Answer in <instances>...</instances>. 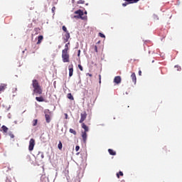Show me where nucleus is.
Instances as JSON below:
<instances>
[{
	"mask_svg": "<svg viewBox=\"0 0 182 182\" xmlns=\"http://www.w3.org/2000/svg\"><path fill=\"white\" fill-rule=\"evenodd\" d=\"M62 59L64 63H68L70 62L68 51L62 50Z\"/></svg>",
	"mask_w": 182,
	"mask_h": 182,
	"instance_id": "nucleus-3",
	"label": "nucleus"
},
{
	"mask_svg": "<svg viewBox=\"0 0 182 182\" xmlns=\"http://www.w3.org/2000/svg\"><path fill=\"white\" fill-rule=\"evenodd\" d=\"M120 176H121L122 177H123V176H124L123 172L119 171V173H117V178H120Z\"/></svg>",
	"mask_w": 182,
	"mask_h": 182,
	"instance_id": "nucleus-21",
	"label": "nucleus"
},
{
	"mask_svg": "<svg viewBox=\"0 0 182 182\" xmlns=\"http://www.w3.org/2000/svg\"><path fill=\"white\" fill-rule=\"evenodd\" d=\"M53 14H55V11H56V7L53 6L51 9Z\"/></svg>",
	"mask_w": 182,
	"mask_h": 182,
	"instance_id": "nucleus-31",
	"label": "nucleus"
},
{
	"mask_svg": "<svg viewBox=\"0 0 182 182\" xmlns=\"http://www.w3.org/2000/svg\"><path fill=\"white\" fill-rule=\"evenodd\" d=\"M108 153L111 155V156H116V151H114L113 149H108Z\"/></svg>",
	"mask_w": 182,
	"mask_h": 182,
	"instance_id": "nucleus-18",
	"label": "nucleus"
},
{
	"mask_svg": "<svg viewBox=\"0 0 182 182\" xmlns=\"http://www.w3.org/2000/svg\"><path fill=\"white\" fill-rule=\"evenodd\" d=\"M131 79L132 80V82L134 83V85H136L137 82V77H136V73H133L131 75Z\"/></svg>",
	"mask_w": 182,
	"mask_h": 182,
	"instance_id": "nucleus-8",
	"label": "nucleus"
},
{
	"mask_svg": "<svg viewBox=\"0 0 182 182\" xmlns=\"http://www.w3.org/2000/svg\"><path fill=\"white\" fill-rule=\"evenodd\" d=\"M87 117V113H86V111H84L80 114V119L79 121V123H83V122L86 120Z\"/></svg>",
	"mask_w": 182,
	"mask_h": 182,
	"instance_id": "nucleus-4",
	"label": "nucleus"
},
{
	"mask_svg": "<svg viewBox=\"0 0 182 182\" xmlns=\"http://www.w3.org/2000/svg\"><path fill=\"white\" fill-rule=\"evenodd\" d=\"M36 100H37V102H45V99L42 96L36 97Z\"/></svg>",
	"mask_w": 182,
	"mask_h": 182,
	"instance_id": "nucleus-16",
	"label": "nucleus"
},
{
	"mask_svg": "<svg viewBox=\"0 0 182 182\" xmlns=\"http://www.w3.org/2000/svg\"><path fill=\"white\" fill-rule=\"evenodd\" d=\"M34 31L36 32L35 35H38V33H39V31H41V28H34Z\"/></svg>",
	"mask_w": 182,
	"mask_h": 182,
	"instance_id": "nucleus-24",
	"label": "nucleus"
},
{
	"mask_svg": "<svg viewBox=\"0 0 182 182\" xmlns=\"http://www.w3.org/2000/svg\"><path fill=\"white\" fill-rule=\"evenodd\" d=\"M81 124H81L82 129H84L85 133H87V132H89V127H87V126L85 124V123H83V122L81 123Z\"/></svg>",
	"mask_w": 182,
	"mask_h": 182,
	"instance_id": "nucleus-11",
	"label": "nucleus"
},
{
	"mask_svg": "<svg viewBox=\"0 0 182 182\" xmlns=\"http://www.w3.org/2000/svg\"><path fill=\"white\" fill-rule=\"evenodd\" d=\"M86 76H90V77H92V75L90 74V73H87V74H86Z\"/></svg>",
	"mask_w": 182,
	"mask_h": 182,
	"instance_id": "nucleus-34",
	"label": "nucleus"
},
{
	"mask_svg": "<svg viewBox=\"0 0 182 182\" xmlns=\"http://www.w3.org/2000/svg\"><path fill=\"white\" fill-rule=\"evenodd\" d=\"M67 97H68V99H70V100H74L73 95H72L71 93H68V95H67Z\"/></svg>",
	"mask_w": 182,
	"mask_h": 182,
	"instance_id": "nucleus-20",
	"label": "nucleus"
},
{
	"mask_svg": "<svg viewBox=\"0 0 182 182\" xmlns=\"http://www.w3.org/2000/svg\"><path fill=\"white\" fill-rule=\"evenodd\" d=\"M99 36H100V38H106V36H105V34L102 33H99Z\"/></svg>",
	"mask_w": 182,
	"mask_h": 182,
	"instance_id": "nucleus-28",
	"label": "nucleus"
},
{
	"mask_svg": "<svg viewBox=\"0 0 182 182\" xmlns=\"http://www.w3.org/2000/svg\"><path fill=\"white\" fill-rule=\"evenodd\" d=\"M43 41V36H39L38 37V42H37V45H41V43H42V41Z\"/></svg>",
	"mask_w": 182,
	"mask_h": 182,
	"instance_id": "nucleus-12",
	"label": "nucleus"
},
{
	"mask_svg": "<svg viewBox=\"0 0 182 182\" xmlns=\"http://www.w3.org/2000/svg\"><path fill=\"white\" fill-rule=\"evenodd\" d=\"M32 86L33 87V95H42V87L39 85L38 80H33L32 81Z\"/></svg>",
	"mask_w": 182,
	"mask_h": 182,
	"instance_id": "nucleus-1",
	"label": "nucleus"
},
{
	"mask_svg": "<svg viewBox=\"0 0 182 182\" xmlns=\"http://www.w3.org/2000/svg\"><path fill=\"white\" fill-rule=\"evenodd\" d=\"M82 137L84 143H86V140H87V134L86 133V132H82Z\"/></svg>",
	"mask_w": 182,
	"mask_h": 182,
	"instance_id": "nucleus-9",
	"label": "nucleus"
},
{
	"mask_svg": "<svg viewBox=\"0 0 182 182\" xmlns=\"http://www.w3.org/2000/svg\"><path fill=\"white\" fill-rule=\"evenodd\" d=\"M1 129H2V131H3L4 133H8L9 129H8V127H6V126L3 125V126L1 127Z\"/></svg>",
	"mask_w": 182,
	"mask_h": 182,
	"instance_id": "nucleus-17",
	"label": "nucleus"
},
{
	"mask_svg": "<svg viewBox=\"0 0 182 182\" xmlns=\"http://www.w3.org/2000/svg\"><path fill=\"white\" fill-rule=\"evenodd\" d=\"M77 56H80V50H78V53H77Z\"/></svg>",
	"mask_w": 182,
	"mask_h": 182,
	"instance_id": "nucleus-36",
	"label": "nucleus"
},
{
	"mask_svg": "<svg viewBox=\"0 0 182 182\" xmlns=\"http://www.w3.org/2000/svg\"><path fill=\"white\" fill-rule=\"evenodd\" d=\"M78 68L80 69V70H81V72H83V67L82 66V65L79 64Z\"/></svg>",
	"mask_w": 182,
	"mask_h": 182,
	"instance_id": "nucleus-26",
	"label": "nucleus"
},
{
	"mask_svg": "<svg viewBox=\"0 0 182 182\" xmlns=\"http://www.w3.org/2000/svg\"><path fill=\"white\" fill-rule=\"evenodd\" d=\"M139 75L141 76V71L140 70H139Z\"/></svg>",
	"mask_w": 182,
	"mask_h": 182,
	"instance_id": "nucleus-37",
	"label": "nucleus"
},
{
	"mask_svg": "<svg viewBox=\"0 0 182 182\" xmlns=\"http://www.w3.org/2000/svg\"><path fill=\"white\" fill-rule=\"evenodd\" d=\"M69 45H70V43H66L65 46V49H63V50L68 52L69 51Z\"/></svg>",
	"mask_w": 182,
	"mask_h": 182,
	"instance_id": "nucleus-19",
	"label": "nucleus"
},
{
	"mask_svg": "<svg viewBox=\"0 0 182 182\" xmlns=\"http://www.w3.org/2000/svg\"><path fill=\"white\" fill-rule=\"evenodd\" d=\"M11 139H14V134H11Z\"/></svg>",
	"mask_w": 182,
	"mask_h": 182,
	"instance_id": "nucleus-39",
	"label": "nucleus"
},
{
	"mask_svg": "<svg viewBox=\"0 0 182 182\" xmlns=\"http://www.w3.org/2000/svg\"><path fill=\"white\" fill-rule=\"evenodd\" d=\"M137 3V1H127L125 3L122 4L124 6H127V5H129V4H136Z\"/></svg>",
	"mask_w": 182,
	"mask_h": 182,
	"instance_id": "nucleus-10",
	"label": "nucleus"
},
{
	"mask_svg": "<svg viewBox=\"0 0 182 182\" xmlns=\"http://www.w3.org/2000/svg\"><path fill=\"white\" fill-rule=\"evenodd\" d=\"M70 133H72V134H74L75 136L77 134L76 131L73 129H70Z\"/></svg>",
	"mask_w": 182,
	"mask_h": 182,
	"instance_id": "nucleus-22",
	"label": "nucleus"
},
{
	"mask_svg": "<svg viewBox=\"0 0 182 182\" xmlns=\"http://www.w3.org/2000/svg\"><path fill=\"white\" fill-rule=\"evenodd\" d=\"M99 79H100L99 83H102V75H99Z\"/></svg>",
	"mask_w": 182,
	"mask_h": 182,
	"instance_id": "nucleus-33",
	"label": "nucleus"
},
{
	"mask_svg": "<svg viewBox=\"0 0 182 182\" xmlns=\"http://www.w3.org/2000/svg\"><path fill=\"white\" fill-rule=\"evenodd\" d=\"M6 182H12V181H11V179H9V178H7L6 180Z\"/></svg>",
	"mask_w": 182,
	"mask_h": 182,
	"instance_id": "nucleus-35",
	"label": "nucleus"
},
{
	"mask_svg": "<svg viewBox=\"0 0 182 182\" xmlns=\"http://www.w3.org/2000/svg\"><path fill=\"white\" fill-rule=\"evenodd\" d=\"M45 117H46V123H50V114H46Z\"/></svg>",
	"mask_w": 182,
	"mask_h": 182,
	"instance_id": "nucleus-14",
	"label": "nucleus"
},
{
	"mask_svg": "<svg viewBox=\"0 0 182 182\" xmlns=\"http://www.w3.org/2000/svg\"><path fill=\"white\" fill-rule=\"evenodd\" d=\"M68 69H69V76L70 77H72V76H73V65H69Z\"/></svg>",
	"mask_w": 182,
	"mask_h": 182,
	"instance_id": "nucleus-7",
	"label": "nucleus"
},
{
	"mask_svg": "<svg viewBox=\"0 0 182 182\" xmlns=\"http://www.w3.org/2000/svg\"><path fill=\"white\" fill-rule=\"evenodd\" d=\"M114 83H116L117 85H119V84L122 83V77L116 76L114 78Z\"/></svg>",
	"mask_w": 182,
	"mask_h": 182,
	"instance_id": "nucleus-6",
	"label": "nucleus"
},
{
	"mask_svg": "<svg viewBox=\"0 0 182 182\" xmlns=\"http://www.w3.org/2000/svg\"><path fill=\"white\" fill-rule=\"evenodd\" d=\"M65 119H68V114H65Z\"/></svg>",
	"mask_w": 182,
	"mask_h": 182,
	"instance_id": "nucleus-38",
	"label": "nucleus"
},
{
	"mask_svg": "<svg viewBox=\"0 0 182 182\" xmlns=\"http://www.w3.org/2000/svg\"><path fill=\"white\" fill-rule=\"evenodd\" d=\"M74 14H75L76 15V16H74V18L75 19H86L87 18L86 15L85 16V13L83 12V11L80 9L75 11Z\"/></svg>",
	"mask_w": 182,
	"mask_h": 182,
	"instance_id": "nucleus-2",
	"label": "nucleus"
},
{
	"mask_svg": "<svg viewBox=\"0 0 182 182\" xmlns=\"http://www.w3.org/2000/svg\"><path fill=\"white\" fill-rule=\"evenodd\" d=\"M63 31H64V32H66V33L68 32V28H67L66 26H63Z\"/></svg>",
	"mask_w": 182,
	"mask_h": 182,
	"instance_id": "nucleus-27",
	"label": "nucleus"
},
{
	"mask_svg": "<svg viewBox=\"0 0 182 182\" xmlns=\"http://www.w3.org/2000/svg\"><path fill=\"white\" fill-rule=\"evenodd\" d=\"M33 147H35V139H31L29 141V146H28L29 151H32L33 150Z\"/></svg>",
	"mask_w": 182,
	"mask_h": 182,
	"instance_id": "nucleus-5",
	"label": "nucleus"
},
{
	"mask_svg": "<svg viewBox=\"0 0 182 182\" xmlns=\"http://www.w3.org/2000/svg\"><path fill=\"white\" fill-rule=\"evenodd\" d=\"M175 68L177 69V70H181V67L178 65H175Z\"/></svg>",
	"mask_w": 182,
	"mask_h": 182,
	"instance_id": "nucleus-30",
	"label": "nucleus"
},
{
	"mask_svg": "<svg viewBox=\"0 0 182 182\" xmlns=\"http://www.w3.org/2000/svg\"><path fill=\"white\" fill-rule=\"evenodd\" d=\"M80 149V146H75V151H79Z\"/></svg>",
	"mask_w": 182,
	"mask_h": 182,
	"instance_id": "nucleus-32",
	"label": "nucleus"
},
{
	"mask_svg": "<svg viewBox=\"0 0 182 182\" xmlns=\"http://www.w3.org/2000/svg\"><path fill=\"white\" fill-rule=\"evenodd\" d=\"M70 38V33H69V31H68L65 35V42H68L69 41V38Z\"/></svg>",
	"mask_w": 182,
	"mask_h": 182,
	"instance_id": "nucleus-15",
	"label": "nucleus"
},
{
	"mask_svg": "<svg viewBox=\"0 0 182 182\" xmlns=\"http://www.w3.org/2000/svg\"><path fill=\"white\" fill-rule=\"evenodd\" d=\"M62 147H63L62 141H60L58 144V148L59 149V150H62Z\"/></svg>",
	"mask_w": 182,
	"mask_h": 182,
	"instance_id": "nucleus-23",
	"label": "nucleus"
},
{
	"mask_svg": "<svg viewBox=\"0 0 182 182\" xmlns=\"http://www.w3.org/2000/svg\"><path fill=\"white\" fill-rule=\"evenodd\" d=\"M93 48H94L95 52H96L97 53V52H98V50H97V46H94Z\"/></svg>",
	"mask_w": 182,
	"mask_h": 182,
	"instance_id": "nucleus-29",
	"label": "nucleus"
},
{
	"mask_svg": "<svg viewBox=\"0 0 182 182\" xmlns=\"http://www.w3.org/2000/svg\"><path fill=\"white\" fill-rule=\"evenodd\" d=\"M36 124H38V119H34L33 121V126H36Z\"/></svg>",
	"mask_w": 182,
	"mask_h": 182,
	"instance_id": "nucleus-25",
	"label": "nucleus"
},
{
	"mask_svg": "<svg viewBox=\"0 0 182 182\" xmlns=\"http://www.w3.org/2000/svg\"><path fill=\"white\" fill-rule=\"evenodd\" d=\"M78 4H82V2H78Z\"/></svg>",
	"mask_w": 182,
	"mask_h": 182,
	"instance_id": "nucleus-40",
	"label": "nucleus"
},
{
	"mask_svg": "<svg viewBox=\"0 0 182 182\" xmlns=\"http://www.w3.org/2000/svg\"><path fill=\"white\" fill-rule=\"evenodd\" d=\"M6 89V84H0V93Z\"/></svg>",
	"mask_w": 182,
	"mask_h": 182,
	"instance_id": "nucleus-13",
	"label": "nucleus"
}]
</instances>
